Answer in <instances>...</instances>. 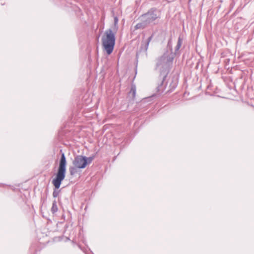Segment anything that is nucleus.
<instances>
[{"instance_id": "f257e3e1", "label": "nucleus", "mask_w": 254, "mask_h": 254, "mask_svg": "<svg viewBox=\"0 0 254 254\" xmlns=\"http://www.w3.org/2000/svg\"><path fill=\"white\" fill-rule=\"evenodd\" d=\"M174 59L173 53H169V51L167 50L161 56L156 59V69L159 71L160 76L162 78L161 84L158 86V90H161V86L172 66Z\"/></svg>"}, {"instance_id": "f03ea898", "label": "nucleus", "mask_w": 254, "mask_h": 254, "mask_svg": "<svg viewBox=\"0 0 254 254\" xmlns=\"http://www.w3.org/2000/svg\"><path fill=\"white\" fill-rule=\"evenodd\" d=\"M160 18V11L156 7L151 8L147 12L139 16V19L141 22L134 26V29L135 30L143 29L150 24H155L156 21Z\"/></svg>"}, {"instance_id": "7ed1b4c3", "label": "nucleus", "mask_w": 254, "mask_h": 254, "mask_svg": "<svg viewBox=\"0 0 254 254\" xmlns=\"http://www.w3.org/2000/svg\"><path fill=\"white\" fill-rule=\"evenodd\" d=\"M66 160L64 153L61 154V157L60 160L59 166L58 169V172L56 177L52 181V184L55 187L53 193L54 197H57L60 193V190H58L62 184V181L65 177L66 173Z\"/></svg>"}, {"instance_id": "20e7f679", "label": "nucleus", "mask_w": 254, "mask_h": 254, "mask_svg": "<svg viewBox=\"0 0 254 254\" xmlns=\"http://www.w3.org/2000/svg\"><path fill=\"white\" fill-rule=\"evenodd\" d=\"M102 41L103 48L107 54L109 55L111 54L116 42L115 33L112 29H109L105 31L104 35L102 38Z\"/></svg>"}, {"instance_id": "39448f33", "label": "nucleus", "mask_w": 254, "mask_h": 254, "mask_svg": "<svg viewBox=\"0 0 254 254\" xmlns=\"http://www.w3.org/2000/svg\"><path fill=\"white\" fill-rule=\"evenodd\" d=\"M73 164L79 169H84L86 167V162L84 159V156L77 155L73 161Z\"/></svg>"}, {"instance_id": "423d86ee", "label": "nucleus", "mask_w": 254, "mask_h": 254, "mask_svg": "<svg viewBox=\"0 0 254 254\" xmlns=\"http://www.w3.org/2000/svg\"><path fill=\"white\" fill-rule=\"evenodd\" d=\"M153 36L154 35L153 34H152L148 38V39L142 42L140 47L141 50L145 52L147 50L149 43L152 39Z\"/></svg>"}, {"instance_id": "0eeeda50", "label": "nucleus", "mask_w": 254, "mask_h": 254, "mask_svg": "<svg viewBox=\"0 0 254 254\" xmlns=\"http://www.w3.org/2000/svg\"><path fill=\"white\" fill-rule=\"evenodd\" d=\"M182 43H183V39L180 36L178 38L177 44L176 46L175 47V52L173 53V54H174V57L176 55L179 54V50L180 49V48L182 45Z\"/></svg>"}, {"instance_id": "6e6552de", "label": "nucleus", "mask_w": 254, "mask_h": 254, "mask_svg": "<svg viewBox=\"0 0 254 254\" xmlns=\"http://www.w3.org/2000/svg\"><path fill=\"white\" fill-rule=\"evenodd\" d=\"M58 210L57 203L56 200L53 201L52 206L51 209V212L53 214H55Z\"/></svg>"}, {"instance_id": "1a4fd4ad", "label": "nucleus", "mask_w": 254, "mask_h": 254, "mask_svg": "<svg viewBox=\"0 0 254 254\" xmlns=\"http://www.w3.org/2000/svg\"><path fill=\"white\" fill-rule=\"evenodd\" d=\"M95 156H96L95 154L93 155H92V156H90L89 157H87L84 156V159H85V161L86 162V166L87 165H89V164L91 163L92 161L95 158Z\"/></svg>"}, {"instance_id": "9d476101", "label": "nucleus", "mask_w": 254, "mask_h": 254, "mask_svg": "<svg viewBox=\"0 0 254 254\" xmlns=\"http://www.w3.org/2000/svg\"><path fill=\"white\" fill-rule=\"evenodd\" d=\"M78 169H79V168L74 165V166L70 167L69 168L70 174L72 176L75 175L76 173H77Z\"/></svg>"}, {"instance_id": "9b49d317", "label": "nucleus", "mask_w": 254, "mask_h": 254, "mask_svg": "<svg viewBox=\"0 0 254 254\" xmlns=\"http://www.w3.org/2000/svg\"><path fill=\"white\" fill-rule=\"evenodd\" d=\"M167 48L169 50V53H173L172 48V42L171 38L168 41Z\"/></svg>"}, {"instance_id": "f8f14e48", "label": "nucleus", "mask_w": 254, "mask_h": 254, "mask_svg": "<svg viewBox=\"0 0 254 254\" xmlns=\"http://www.w3.org/2000/svg\"><path fill=\"white\" fill-rule=\"evenodd\" d=\"M130 93L132 94V95L133 97H135L136 93V90L135 87H131Z\"/></svg>"}, {"instance_id": "ddd939ff", "label": "nucleus", "mask_w": 254, "mask_h": 254, "mask_svg": "<svg viewBox=\"0 0 254 254\" xmlns=\"http://www.w3.org/2000/svg\"><path fill=\"white\" fill-rule=\"evenodd\" d=\"M118 22V18H117V17H115L114 18V22H115V24H117Z\"/></svg>"}, {"instance_id": "4468645a", "label": "nucleus", "mask_w": 254, "mask_h": 254, "mask_svg": "<svg viewBox=\"0 0 254 254\" xmlns=\"http://www.w3.org/2000/svg\"><path fill=\"white\" fill-rule=\"evenodd\" d=\"M177 86V83L176 82L173 83V88H176V87Z\"/></svg>"}, {"instance_id": "2eb2a0df", "label": "nucleus", "mask_w": 254, "mask_h": 254, "mask_svg": "<svg viewBox=\"0 0 254 254\" xmlns=\"http://www.w3.org/2000/svg\"><path fill=\"white\" fill-rule=\"evenodd\" d=\"M4 185H5L3 184H0V187H3V186H4Z\"/></svg>"}]
</instances>
